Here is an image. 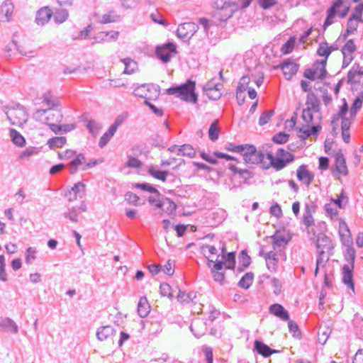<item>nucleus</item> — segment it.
<instances>
[{"mask_svg":"<svg viewBox=\"0 0 363 363\" xmlns=\"http://www.w3.org/2000/svg\"><path fill=\"white\" fill-rule=\"evenodd\" d=\"M138 70L136 61L130 57L121 59L112 67L109 81L116 87L128 86L130 82L128 76L134 74Z\"/></svg>","mask_w":363,"mask_h":363,"instance_id":"1","label":"nucleus"},{"mask_svg":"<svg viewBox=\"0 0 363 363\" xmlns=\"http://www.w3.org/2000/svg\"><path fill=\"white\" fill-rule=\"evenodd\" d=\"M229 150L240 153L246 163L252 164H260L262 168L267 169L265 161H267L268 152L257 151L255 146L252 145H230Z\"/></svg>","mask_w":363,"mask_h":363,"instance_id":"2","label":"nucleus"},{"mask_svg":"<svg viewBox=\"0 0 363 363\" xmlns=\"http://www.w3.org/2000/svg\"><path fill=\"white\" fill-rule=\"evenodd\" d=\"M263 77L261 76L258 79L253 77L252 79L249 76H243L239 82L237 88L236 96L239 104H242L245 99V92L247 91L250 99H254L257 97V92L254 89V86H259L262 83Z\"/></svg>","mask_w":363,"mask_h":363,"instance_id":"3","label":"nucleus"},{"mask_svg":"<svg viewBox=\"0 0 363 363\" xmlns=\"http://www.w3.org/2000/svg\"><path fill=\"white\" fill-rule=\"evenodd\" d=\"M266 160L267 161H265V165L267 166V169L273 167L279 171L284 169L289 163L294 161V155L283 148H279L277 150L275 155L271 152H268Z\"/></svg>","mask_w":363,"mask_h":363,"instance_id":"4","label":"nucleus"},{"mask_svg":"<svg viewBox=\"0 0 363 363\" xmlns=\"http://www.w3.org/2000/svg\"><path fill=\"white\" fill-rule=\"evenodd\" d=\"M347 111L348 105L344 99L342 106H340L338 112L333 116L331 121L332 124L334 126H336L338 125V123L340 121L342 128V137L346 143L350 142V128L351 126V121L347 116Z\"/></svg>","mask_w":363,"mask_h":363,"instance_id":"5","label":"nucleus"},{"mask_svg":"<svg viewBox=\"0 0 363 363\" xmlns=\"http://www.w3.org/2000/svg\"><path fill=\"white\" fill-rule=\"evenodd\" d=\"M195 86L194 82L189 80L181 86L168 89L167 92L169 95H175L183 101L195 104L197 101Z\"/></svg>","mask_w":363,"mask_h":363,"instance_id":"6","label":"nucleus"},{"mask_svg":"<svg viewBox=\"0 0 363 363\" xmlns=\"http://www.w3.org/2000/svg\"><path fill=\"white\" fill-rule=\"evenodd\" d=\"M350 10V6L343 2V0H335L332 6L327 10V17L323 24V29L334 23L335 16L340 18H345Z\"/></svg>","mask_w":363,"mask_h":363,"instance_id":"7","label":"nucleus"},{"mask_svg":"<svg viewBox=\"0 0 363 363\" xmlns=\"http://www.w3.org/2000/svg\"><path fill=\"white\" fill-rule=\"evenodd\" d=\"M271 239L273 247L272 251L279 253L281 258L286 259V255L284 251L291 239L290 234L284 230H277L271 237Z\"/></svg>","mask_w":363,"mask_h":363,"instance_id":"8","label":"nucleus"},{"mask_svg":"<svg viewBox=\"0 0 363 363\" xmlns=\"http://www.w3.org/2000/svg\"><path fill=\"white\" fill-rule=\"evenodd\" d=\"M214 16L219 21H226L231 17L234 11L235 5L232 0H215Z\"/></svg>","mask_w":363,"mask_h":363,"instance_id":"9","label":"nucleus"},{"mask_svg":"<svg viewBox=\"0 0 363 363\" xmlns=\"http://www.w3.org/2000/svg\"><path fill=\"white\" fill-rule=\"evenodd\" d=\"M34 117L36 121L49 125L53 123L60 122L63 116L60 110L48 108V109L38 110Z\"/></svg>","mask_w":363,"mask_h":363,"instance_id":"10","label":"nucleus"},{"mask_svg":"<svg viewBox=\"0 0 363 363\" xmlns=\"http://www.w3.org/2000/svg\"><path fill=\"white\" fill-rule=\"evenodd\" d=\"M6 115L11 125L19 128L22 127L28 118V114L25 108L20 105L9 108Z\"/></svg>","mask_w":363,"mask_h":363,"instance_id":"11","label":"nucleus"},{"mask_svg":"<svg viewBox=\"0 0 363 363\" xmlns=\"http://www.w3.org/2000/svg\"><path fill=\"white\" fill-rule=\"evenodd\" d=\"M325 60H316L312 65L311 67L306 69L303 72V76L311 80L323 79L327 75Z\"/></svg>","mask_w":363,"mask_h":363,"instance_id":"12","label":"nucleus"},{"mask_svg":"<svg viewBox=\"0 0 363 363\" xmlns=\"http://www.w3.org/2000/svg\"><path fill=\"white\" fill-rule=\"evenodd\" d=\"M135 96L143 98L145 102L153 101L158 99L160 96V89L155 84H143L138 86L133 91Z\"/></svg>","mask_w":363,"mask_h":363,"instance_id":"13","label":"nucleus"},{"mask_svg":"<svg viewBox=\"0 0 363 363\" xmlns=\"http://www.w3.org/2000/svg\"><path fill=\"white\" fill-rule=\"evenodd\" d=\"M223 244L219 243L218 247L211 245L206 244L201 246V252L208 260V265L214 264L217 262H223L220 260L221 257L220 249Z\"/></svg>","mask_w":363,"mask_h":363,"instance_id":"14","label":"nucleus"},{"mask_svg":"<svg viewBox=\"0 0 363 363\" xmlns=\"http://www.w3.org/2000/svg\"><path fill=\"white\" fill-rule=\"evenodd\" d=\"M363 4H359L354 9V11L350 16L347 22V33H353L357 30L360 23L363 22Z\"/></svg>","mask_w":363,"mask_h":363,"instance_id":"15","label":"nucleus"},{"mask_svg":"<svg viewBox=\"0 0 363 363\" xmlns=\"http://www.w3.org/2000/svg\"><path fill=\"white\" fill-rule=\"evenodd\" d=\"M99 341L104 343V347H111L115 345L116 331L110 326H103L96 333Z\"/></svg>","mask_w":363,"mask_h":363,"instance_id":"16","label":"nucleus"},{"mask_svg":"<svg viewBox=\"0 0 363 363\" xmlns=\"http://www.w3.org/2000/svg\"><path fill=\"white\" fill-rule=\"evenodd\" d=\"M177 53V47L174 44L169 43L156 50V54L158 58L162 62H167L169 59Z\"/></svg>","mask_w":363,"mask_h":363,"instance_id":"17","label":"nucleus"},{"mask_svg":"<svg viewBox=\"0 0 363 363\" xmlns=\"http://www.w3.org/2000/svg\"><path fill=\"white\" fill-rule=\"evenodd\" d=\"M354 267V264L353 262H349L348 264H344L342 268V281L352 292H354V284L353 281Z\"/></svg>","mask_w":363,"mask_h":363,"instance_id":"18","label":"nucleus"},{"mask_svg":"<svg viewBox=\"0 0 363 363\" xmlns=\"http://www.w3.org/2000/svg\"><path fill=\"white\" fill-rule=\"evenodd\" d=\"M343 56V65L348 66L354 59V53L357 50V46L353 40H348L342 48Z\"/></svg>","mask_w":363,"mask_h":363,"instance_id":"19","label":"nucleus"},{"mask_svg":"<svg viewBox=\"0 0 363 363\" xmlns=\"http://www.w3.org/2000/svg\"><path fill=\"white\" fill-rule=\"evenodd\" d=\"M196 27L194 23L181 24L177 30V36L184 40H189L196 31Z\"/></svg>","mask_w":363,"mask_h":363,"instance_id":"20","label":"nucleus"},{"mask_svg":"<svg viewBox=\"0 0 363 363\" xmlns=\"http://www.w3.org/2000/svg\"><path fill=\"white\" fill-rule=\"evenodd\" d=\"M298 179L305 186H309L314 179V174L306 165L302 164L296 170Z\"/></svg>","mask_w":363,"mask_h":363,"instance_id":"21","label":"nucleus"},{"mask_svg":"<svg viewBox=\"0 0 363 363\" xmlns=\"http://www.w3.org/2000/svg\"><path fill=\"white\" fill-rule=\"evenodd\" d=\"M316 246L320 254L330 252L333 248L330 239L325 234L320 233L317 236Z\"/></svg>","mask_w":363,"mask_h":363,"instance_id":"22","label":"nucleus"},{"mask_svg":"<svg viewBox=\"0 0 363 363\" xmlns=\"http://www.w3.org/2000/svg\"><path fill=\"white\" fill-rule=\"evenodd\" d=\"M335 157V169L336 172L340 176H346L348 174V169L346 164V160L343 154L340 151L336 152Z\"/></svg>","mask_w":363,"mask_h":363,"instance_id":"23","label":"nucleus"},{"mask_svg":"<svg viewBox=\"0 0 363 363\" xmlns=\"http://www.w3.org/2000/svg\"><path fill=\"white\" fill-rule=\"evenodd\" d=\"M347 82L350 84H361L363 82V67L359 65L354 66L347 74Z\"/></svg>","mask_w":363,"mask_h":363,"instance_id":"24","label":"nucleus"},{"mask_svg":"<svg viewBox=\"0 0 363 363\" xmlns=\"http://www.w3.org/2000/svg\"><path fill=\"white\" fill-rule=\"evenodd\" d=\"M279 257H281L279 253L274 251H269L266 253L264 259L267 268L269 272L275 273L277 271Z\"/></svg>","mask_w":363,"mask_h":363,"instance_id":"25","label":"nucleus"},{"mask_svg":"<svg viewBox=\"0 0 363 363\" xmlns=\"http://www.w3.org/2000/svg\"><path fill=\"white\" fill-rule=\"evenodd\" d=\"M339 234L341 237L342 242L345 245L349 246L352 244L351 233L349 227L345 221L342 219L340 220L339 223Z\"/></svg>","mask_w":363,"mask_h":363,"instance_id":"26","label":"nucleus"},{"mask_svg":"<svg viewBox=\"0 0 363 363\" xmlns=\"http://www.w3.org/2000/svg\"><path fill=\"white\" fill-rule=\"evenodd\" d=\"M220 253V260L223 261L225 267L228 269H233L235 264V254L234 252H229L225 255V247L224 244L221 246Z\"/></svg>","mask_w":363,"mask_h":363,"instance_id":"27","label":"nucleus"},{"mask_svg":"<svg viewBox=\"0 0 363 363\" xmlns=\"http://www.w3.org/2000/svg\"><path fill=\"white\" fill-rule=\"evenodd\" d=\"M14 11L13 4L8 1L4 2L0 7V18L2 21H9L11 20Z\"/></svg>","mask_w":363,"mask_h":363,"instance_id":"28","label":"nucleus"},{"mask_svg":"<svg viewBox=\"0 0 363 363\" xmlns=\"http://www.w3.org/2000/svg\"><path fill=\"white\" fill-rule=\"evenodd\" d=\"M321 129L320 124L308 125H306L300 128L298 131V136L305 140L312 134H317Z\"/></svg>","mask_w":363,"mask_h":363,"instance_id":"29","label":"nucleus"},{"mask_svg":"<svg viewBox=\"0 0 363 363\" xmlns=\"http://www.w3.org/2000/svg\"><path fill=\"white\" fill-rule=\"evenodd\" d=\"M269 312L282 320H289L288 311L280 304L275 303L269 307Z\"/></svg>","mask_w":363,"mask_h":363,"instance_id":"30","label":"nucleus"},{"mask_svg":"<svg viewBox=\"0 0 363 363\" xmlns=\"http://www.w3.org/2000/svg\"><path fill=\"white\" fill-rule=\"evenodd\" d=\"M337 48L330 46L328 43L322 42L319 44L317 49V55L319 57H323L322 60H325V63L328 62V58L333 50H337Z\"/></svg>","mask_w":363,"mask_h":363,"instance_id":"31","label":"nucleus"},{"mask_svg":"<svg viewBox=\"0 0 363 363\" xmlns=\"http://www.w3.org/2000/svg\"><path fill=\"white\" fill-rule=\"evenodd\" d=\"M53 15V12L48 6L41 8L37 13L36 21L38 23L44 24L48 22Z\"/></svg>","mask_w":363,"mask_h":363,"instance_id":"32","label":"nucleus"},{"mask_svg":"<svg viewBox=\"0 0 363 363\" xmlns=\"http://www.w3.org/2000/svg\"><path fill=\"white\" fill-rule=\"evenodd\" d=\"M223 267V262H217L214 264L211 265V267H209L211 268V272L213 274L214 280L216 281L222 283L224 281L225 275L223 272H220Z\"/></svg>","mask_w":363,"mask_h":363,"instance_id":"33","label":"nucleus"},{"mask_svg":"<svg viewBox=\"0 0 363 363\" xmlns=\"http://www.w3.org/2000/svg\"><path fill=\"white\" fill-rule=\"evenodd\" d=\"M119 124H120V122L116 121L113 125H111L110 126L108 131L106 132L103 135V136L100 138V140H99L100 147H102L108 143V142L110 140V139L113 137V135L116 133Z\"/></svg>","mask_w":363,"mask_h":363,"instance_id":"34","label":"nucleus"},{"mask_svg":"<svg viewBox=\"0 0 363 363\" xmlns=\"http://www.w3.org/2000/svg\"><path fill=\"white\" fill-rule=\"evenodd\" d=\"M283 73L286 79H290L297 72L298 65L291 62H286L281 65Z\"/></svg>","mask_w":363,"mask_h":363,"instance_id":"35","label":"nucleus"},{"mask_svg":"<svg viewBox=\"0 0 363 363\" xmlns=\"http://www.w3.org/2000/svg\"><path fill=\"white\" fill-rule=\"evenodd\" d=\"M320 101L318 97L312 92L308 93L306 98V106L307 109L318 112L320 108Z\"/></svg>","mask_w":363,"mask_h":363,"instance_id":"36","label":"nucleus"},{"mask_svg":"<svg viewBox=\"0 0 363 363\" xmlns=\"http://www.w3.org/2000/svg\"><path fill=\"white\" fill-rule=\"evenodd\" d=\"M50 130L56 135L60 134L61 133H67L75 128V125L73 123L70 124H65V125H57L56 123H53L48 125Z\"/></svg>","mask_w":363,"mask_h":363,"instance_id":"37","label":"nucleus"},{"mask_svg":"<svg viewBox=\"0 0 363 363\" xmlns=\"http://www.w3.org/2000/svg\"><path fill=\"white\" fill-rule=\"evenodd\" d=\"M12 43L15 45V47L19 50L20 53L26 57H31L33 54V50H32V46L26 41H22L19 45L17 44L14 40L12 41Z\"/></svg>","mask_w":363,"mask_h":363,"instance_id":"38","label":"nucleus"},{"mask_svg":"<svg viewBox=\"0 0 363 363\" xmlns=\"http://www.w3.org/2000/svg\"><path fill=\"white\" fill-rule=\"evenodd\" d=\"M150 311V306L145 297H141L138 305V312L140 316L146 317Z\"/></svg>","mask_w":363,"mask_h":363,"instance_id":"39","label":"nucleus"},{"mask_svg":"<svg viewBox=\"0 0 363 363\" xmlns=\"http://www.w3.org/2000/svg\"><path fill=\"white\" fill-rule=\"evenodd\" d=\"M255 347L256 351L264 357H269L275 352V351L272 350L267 345L258 340L255 342Z\"/></svg>","mask_w":363,"mask_h":363,"instance_id":"40","label":"nucleus"},{"mask_svg":"<svg viewBox=\"0 0 363 363\" xmlns=\"http://www.w3.org/2000/svg\"><path fill=\"white\" fill-rule=\"evenodd\" d=\"M362 103V98L357 97L354 99L350 109H348L347 113V115H349L348 118L350 119V121L356 116L357 111L361 108Z\"/></svg>","mask_w":363,"mask_h":363,"instance_id":"41","label":"nucleus"},{"mask_svg":"<svg viewBox=\"0 0 363 363\" xmlns=\"http://www.w3.org/2000/svg\"><path fill=\"white\" fill-rule=\"evenodd\" d=\"M67 143L65 137H53L48 141V145L52 149L63 147Z\"/></svg>","mask_w":363,"mask_h":363,"instance_id":"42","label":"nucleus"},{"mask_svg":"<svg viewBox=\"0 0 363 363\" xmlns=\"http://www.w3.org/2000/svg\"><path fill=\"white\" fill-rule=\"evenodd\" d=\"M149 174L152 176L154 178L160 180L162 182H165L167 176V172L166 171H160L157 169L156 167L151 166L148 169Z\"/></svg>","mask_w":363,"mask_h":363,"instance_id":"43","label":"nucleus"},{"mask_svg":"<svg viewBox=\"0 0 363 363\" xmlns=\"http://www.w3.org/2000/svg\"><path fill=\"white\" fill-rule=\"evenodd\" d=\"M10 136L14 144L19 147H23L26 144V140L23 135L14 129L10 130Z\"/></svg>","mask_w":363,"mask_h":363,"instance_id":"44","label":"nucleus"},{"mask_svg":"<svg viewBox=\"0 0 363 363\" xmlns=\"http://www.w3.org/2000/svg\"><path fill=\"white\" fill-rule=\"evenodd\" d=\"M348 199L345 192H342L337 199H331L333 205L340 209L344 208L345 205L347 203Z\"/></svg>","mask_w":363,"mask_h":363,"instance_id":"45","label":"nucleus"},{"mask_svg":"<svg viewBox=\"0 0 363 363\" xmlns=\"http://www.w3.org/2000/svg\"><path fill=\"white\" fill-rule=\"evenodd\" d=\"M178 155L181 156H187L192 157L195 155L196 152L192 146L189 145H184L177 149Z\"/></svg>","mask_w":363,"mask_h":363,"instance_id":"46","label":"nucleus"},{"mask_svg":"<svg viewBox=\"0 0 363 363\" xmlns=\"http://www.w3.org/2000/svg\"><path fill=\"white\" fill-rule=\"evenodd\" d=\"M220 133V128L218 125V121H214L210 125L209 130H208V135L209 138L212 141H216L219 136Z\"/></svg>","mask_w":363,"mask_h":363,"instance_id":"47","label":"nucleus"},{"mask_svg":"<svg viewBox=\"0 0 363 363\" xmlns=\"http://www.w3.org/2000/svg\"><path fill=\"white\" fill-rule=\"evenodd\" d=\"M85 162V157L83 155H78L69 164L70 172L74 174L78 169L79 166Z\"/></svg>","mask_w":363,"mask_h":363,"instance_id":"48","label":"nucleus"},{"mask_svg":"<svg viewBox=\"0 0 363 363\" xmlns=\"http://www.w3.org/2000/svg\"><path fill=\"white\" fill-rule=\"evenodd\" d=\"M205 92L208 98L211 100H217L221 96V92L218 88V86L208 88L206 89Z\"/></svg>","mask_w":363,"mask_h":363,"instance_id":"49","label":"nucleus"},{"mask_svg":"<svg viewBox=\"0 0 363 363\" xmlns=\"http://www.w3.org/2000/svg\"><path fill=\"white\" fill-rule=\"evenodd\" d=\"M295 42L296 38L294 37H291L289 40L282 45L281 48V52L282 54L287 55L291 53L294 48Z\"/></svg>","mask_w":363,"mask_h":363,"instance_id":"50","label":"nucleus"},{"mask_svg":"<svg viewBox=\"0 0 363 363\" xmlns=\"http://www.w3.org/2000/svg\"><path fill=\"white\" fill-rule=\"evenodd\" d=\"M313 112L312 110L304 108L302 112L301 118L306 125H317L318 123H313Z\"/></svg>","mask_w":363,"mask_h":363,"instance_id":"51","label":"nucleus"},{"mask_svg":"<svg viewBox=\"0 0 363 363\" xmlns=\"http://www.w3.org/2000/svg\"><path fill=\"white\" fill-rule=\"evenodd\" d=\"M253 276L252 274L247 273L239 281L240 287L248 289L252 284Z\"/></svg>","mask_w":363,"mask_h":363,"instance_id":"52","label":"nucleus"},{"mask_svg":"<svg viewBox=\"0 0 363 363\" xmlns=\"http://www.w3.org/2000/svg\"><path fill=\"white\" fill-rule=\"evenodd\" d=\"M53 15L55 21L57 23H63L67 20L68 17L67 12L64 9L57 10Z\"/></svg>","mask_w":363,"mask_h":363,"instance_id":"53","label":"nucleus"},{"mask_svg":"<svg viewBox=\"0 0 363 363\" xmlns=\"http://www.w3.org/2000/svg\"><path fill=\"white\" fill-rule=\"evenodd\" d=\"M338 209L332 203L325 204V210L331 219L336 218L338 215Z\"/></svg>","mask_w":363,"mask_h":363,"instance_id":"54","label":"nucleus"},{"mask_svg":"<svg viewBox=\"0 0 363 363\" xmlns=\"http://www.w3.org/2000/svg\"><path fill=\"white\" fill-rule=\"evenodd\" d=\"M152 21L156 23L161 24L162 26H167V21L163 18V16L157 11H155L150 14Z\"/></svg>","mask_w":363,"mask_h":363,"instance_id":"55","label":"nucleus"},{"mask_svg":"<svg viewBox=\"0 0 363 363\" xmlns=\"http://www.w3.org/2000/svg\"><path fill=\"white\" fill-rule=\"evenodd\" d=\"M274 111L273 110L267 111L262 113L259 119V124L260 125H264L267 124L271 119L272 116L274 115Z\"/></svg>","mask_w":363,"mask_h":363,"instance_id":"56","label":"nucleus"},{"mask_svg":"<svg viewBox=\"0 0 363 363\" xmlns=\"http://www.w3.org/2000/svg\"><path fill=\"white\" fill-rule=\"evenodd\" d=\"M289 138V134H286V133L284 132H281L274 135L272 140L274 143L277 144H284L288 141Z\"/></svg>","mask_w":363,"mask_h":363,"instance_id":"57","label":"nucleus"},{"mask_svg":"<svg viewBox=\"0 0 363 363\" xmlns=\"http://www.w3.org/2000/svg\"><path fill=\"white\" fill-rule=\"evenodd\" d=\"M142 165V162L133 157H129L126 163V166L131 168H140Z\"/></svg>","mask_w":363,"mask_h":363,"instance_id":"58","label":"nucleus"},{"mask_svg":"<svg viewBox=\"0 0 363 363\" xmlns=\"http://www.w3.org/2000/svg\"><path fill=\"white\" fill-rule=\"evenodd\" d=\"M135 188H140L143 190L147 191L150 193H154L159 196V191L153 186L148 185L147 184H134Z\"/></svg>","mask_w":363,"mask_h":363,"instance_id":"59","label":"nucleus"},{"mask_svg":"<svg viewBox=\"0 0 363 363\" xmlns=\"http://www.w3.org/2000/svg\"><path fill=\"white\" fill-rule=\"evenodd\" d=\"M161 294L169 298L172 297V288L167 284H162L160 287Z\"/></svg>","mask_w":363,"mask_h":363,"instance_id":"60","label":"nucleus"},{"mask_svg":"<svg viewBox=\"0 0 363 363\" xmlns=\"http://www.w3.org/2000/svg\"><path fill=\"white\" fill-rule=\"evenodd\" d=\"M0 280L6 281L7 277L5 272V259L3 255H0Z\"/></svg>","mask_w":363,"mask_h":363,"instance_id":"61","label":"nucleus"},{"mask_svg":"<svg viewBox=\"0 0 363 363\" xmlns=\"http://www.w3.org/2000/svg\"><path fill=\"white\" fill-rule=\"evenodd\" d=\"M125 200L132 205L137 206L138 205V201L140 198L135 194L132 192H128L125 194Z\"/></svg>","mask_w":363,"mask_h":363,"instance_id":"62","label":"nucleus"},{"mask_svg":"<svg viewBox=\"0 0 363 363\" xmlns=\"http://www.w3.org/2000/svg\"><path fill=\"white\" fill-rule=\"evenodd\" d=\"M36 250L33 247H28L26 250V261L27 263H30L32 260L35 259L36 256Z\"/></svg>","mask_w":363,"mask_h":363,"instance_id":"63","label":"nucleus"},{"mask_svg":"<svg viewBox=\"0 0 363 363\" xmlns=\"http://www.w3.org/2000/svg\"><path fill=\"white\" fill-rule=\"evenodd\" d=\"M271 283L274 289V292L276 294H279L281 291V281L277 278H273L271 281Z\"/></svg>","mask_w":363,"mask_h":363,"instance_id":"64","label":"nucleus"}]
</instances>
